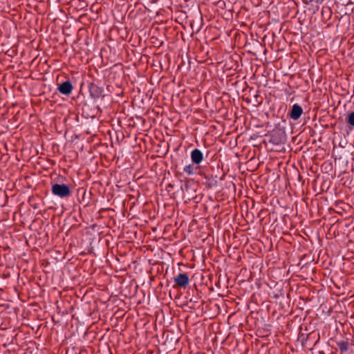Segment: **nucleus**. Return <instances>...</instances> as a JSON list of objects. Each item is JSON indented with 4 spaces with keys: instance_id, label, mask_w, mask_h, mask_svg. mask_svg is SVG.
Listing matches in <instances>:
<instances>
[{
    "instance_id": "5",
    "label": "nucleus",
    "mask_w": 354,
    "mask_h": 354,
    "mask_svg": "<svg viewBox=\"0 0 354 354\" xmlns=\"http://www.w3.org/2000/svg\"><path fill=\"white\" fill-rule=\"evenodd\" d=\"M73 88V86L69 81H65L59 84L57 87L59 93L65 95H69L72 93Z\"/></svg>"
},
{
    "instance_id": "2",
    "label": "nucleus",
    "mask_w": 354,
    "mask_h": 354,
    "mask_svg": "<svg viewBox=\"0 0 354 354\" xmlns=\"http://www.w3.org/2000/svg\"><path fill=\"white\" fill-rule=\"evenodd\" d=\"M174 281L177 286L185 288L189 283V279L186 273H178L174 277Z\"/></svg>"
},
{
    "instance_id": "9",
    "label": "nucleus",
    "mask_w": 354,
    "mask_h": 354,
    "mask_svg": "<svg viewBox=\"0 0 354 354\" xmlns=\"http://www.w3.org/2000/svg\"><path fill=\"white\" fill-rule=\"evenodd\" d=\"M346 122L348 124L354 127V111L349 113L346 117Z\"/></svg>"
},
{
    "instance_id": "3",
    "label": "nucleus",
    "mask_w": 354,
    "mask_h": 354,
    "mask_svg": "<svg viewBox=\"0 0 354 354\" xmlns=\"http://www.w3.org/2000/svg\"><path fill=\"white\" fill-rule=\"evenodd\" d=\"M303 113V109L297 104L292 105L288 115L293 120H297Z\"/></svg>"
},
{
    "instance_id": "6",
    "label": "nucleus",
    "mask_w": 354,
    "mask_h": 354,
    "mask_svg": "<svg viewBox=\"0 0 354 354\" xmlns=\"http://www.w3.org/2000/svg\"><path fill=\"white\" fill-rule=\"evenodd\" d=\"M103 91V88L97 86L95 84L93 83L89 86V93L91 97L93 99L99 98L102 95Z\"/></svg>"
},
{
    "instance_id": "1",
    "label": "nucleus",
    "mask_w": 354,
    "mask_h": 354,
    "mask_svg": "<svg viewBox=\"0 0 354 354\" xmlns=\"http://www.w3.org/2000/svg\"><path fill=\"white\" fill-rule=\"evenodd\" d=\"M52 194L61 198H68L71 195V191L68 185L66 184L55 183L51 188Z\"/></svg>"
},
{
    "instance_id": "4",
    "label": "nucleus",
    "mask_w": 354,
    "mask_h": 354,
    "mask_svg": "<svg viewBox=\"0 0 354 354\" xmlns=\"http://www.w3.org/2000/svg\"><path fill=\"white\" fill-rule=\"evenodd\" d=\"M190 158L192 163L195 165H200L203 160V153L198 149H194L191 151Z\"/></svg>"
},
{
    "instance_id": "8",
    "label": "nucleus",
    "mask_w": 354,
    "mask_h": 354,
    "mask_svg": "<svg viewBox=\"0 0 354 354\" xmlns=\"http://www.w3.org/2000/svg\"><path fill=\"white\" fill-rule=\"evenodd\" d=\"M342 353L346 352L348 350V343L345 341H340L337 343Z\"/></svg>"
},
{
    "instance_id": "7",
    "label": "nucleus",
    "mask_w": 354,
    "mask_h": 354,
    "mask_svg": "<svg viewBox=\"0 0 354 354\" xmlns=\"http://www.w3.org/2000/svg\"><path fill=\"white\" fill-rule=\"evenodd\" d=\"M197 169H198V167L194 166V163H193V164H189L188 165H186L183 168V171L188 175H193L196 173V171Z\"/></svg>"
}]
</instances>
